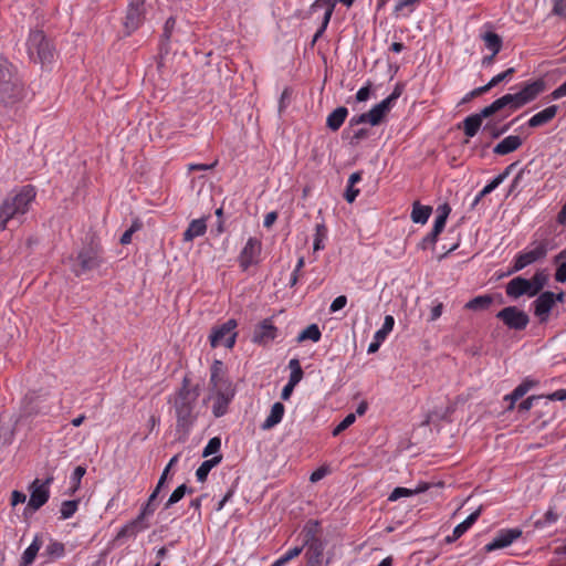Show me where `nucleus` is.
Here are the masks:
<instances>
[{"instance_id": "obj_9", "label": "nucleus", "mask_w": 566, "mask_h": 566, "mask_svg": "<svg viewBox=\"0 0 566 566\" xmlns=\"http://www.w3.org/2000/svg\"><path fill=\"white\" fill-rule=\"evenodd\" d=\"M235 327L237 321L228 319L221 326L213 328L209 336L211 347L216 348L223 345L227 348H232L237 338Z\"/></svg>"}, {"instance_id": "obj_26", "label": "nucleus", "mask_w": 566, "mask_h": 566, "mask_svg": "<svg viewBox=\"0 0 566 566\" xmlns=\"http://www.w3.org/2000/svg\"><path fill=\"white\" fill-rule=\"evenodd\" d=\"M209 399L213 400L212 412L214 417L219 418L227 413L228 406L233 399V396H224L223 394L219 395H210Z\"/></svg>"}, {"instance_id": "obj_59", "label": "nucleus", "mask_w": 566, "mask_h": 566, "mask_svg": "<svg viewBox=\"0 0 566 566\" xmlns=\"http://www.w3.org/2000/svg\"><path fill=\"white\" fill-rule=\"evenodd\" d=\"M46 552L50 555L62 556L64 553V546L61 543L53 542L46 547Z\"/></svg>"}, {"instance_id": "obj_64", "label": "nucleus", "mask_w": 566, "mask_h": 566, "mask_svg": "<svg viewBox=\"0 0 566 566\" xmlns=\"http://www.w3.org/2000/svg\"><path fill=\"white\" fill-rule=\"evenodd\" d=\"M555 280L559 283L566 282V262L562 263L555 273Z\"/></svg>"}, {"instance_id": "obj_21", "label": "nucleus", "mask_w": 566, "mask_h": 566, "mask_svg": "<svg viewBox=\"0 0 566 566\" xmlns=\"http://www.w3.org/2000/svg\"><path fill=\"white\" fill-rule=\"evenodd\" d=\"M523 144V140L520 136L510 135L501 140L494 148L493 153L500 156H504L511 154L518 149Z\"/></svg>"}, {"instance_id": "obj_60", "label": "nucleus", "mask_w": 566, "mask_h": 566, "mask_svg": "<svg viewBox=\"0 0 566 566\" xmlns=\"http://www.w3.org/2000/svg\"><path fill=\"white\" fill-rule=\"evenodd\" d=\"M304 263H305L304 258L303 256L300 258L297 263H296V266H295V269H294V271L292 273L291 280H290V285L291 286L296 285L297 281H298V273L302 270V268L304 266Z\"/></svg>"}, {"instance_id": "obj_2", "label": "nucleus", "mask_w": 566, "mask_h": 566, "mask_svg": "<svg viewBox=\"0 0 566 566\" xmlns=\"http://www.w3.org/2000/svg\"><path fill=\"white\" fill-rule=\"evenodd\" d=\"M199 391L195 387L189 386V380L184 379L181 388L176 392L172 399V406L176 416V431L179 438H185L190 432L197 419V400Z\"/></svg>"}, {"instance_id": "obj_15", "label": "nucleus", "mask_w": 566, "mask_h": 566, "mask_svg": "<svg viewBox=\"0 0 566 566\" xmlns=\"http://www.w3.org/2000/svg\"><path fill=\"white\" fill-rule=\"evenodd\" d=\"M262 243L256 238H249L238 258L240 268L247 271L251 265L259 263Z\"/></svg>"}, {"instance_id": "obj_19", "label": "nucleus", "mask_w": 566, "mask_h": 566, "mask_svg": "<svg viewBox=\"0 0 566 566\" xmlns=\"http://www.w3.org/2000/svg\"><path fill=\"white\" fill-rule=\"evenodd\" d=\"M277 334V328L272 324V321L266 318L255 326L252 342L259 345H266L272 342Z\"/></svg>"}, {"instance_id": "obj_49", "label": "nucleus", "mask_w": 566, "mask_h": 566, "mask_svg": "<svg viewBox=\"0 0 566 566\" xmlns=\"http://www.w3.org/2000/svg\"><path fill=\"white\" fill-rule=\"evenodd\" d=\"M514 73H515V69L514 67H509L504 72L493 76L490 80L491 86L494 87L497 84H500L501 82L510 80Z\"/></svg>"}, {"instance_id": "obj_37", "label": "nucleus", "mask_w": 566, "mask_h": 566, "mask_svg": "<svg viewBox=\"0 0 566 566\" xmlns=\"http://www.w3.org/2000/svg\"><path fill=\"white\" fill-rule=\"evenodd\" d=\"M327 239V228L325 223L322 221L315 227V235H314V252L321 251L325 248L324 241Z\"/></svg>"}, {"instance_id": "obj_6", "label": "nucleus", "mask_w": 566, "mask_h": 566, "mask_svg": "<svg viewBox=\"0 0 566 566\" xmlns=\"http://www.w3.org/2000/svg\"><path fill=\"white\" fill-rule=\"evenodd\" d=\"M159 493V488H155L151 494L149 495L148 501L143 506L139 515L120 528V531L117 534V538L136 536L142 531L148 528L149 525L148 523L145 522V517L151 515L156 511L158 506L157 497Z\"/></svg>"}, {"instance_id": "obj_22", "label": "nucleus", "mask_w": 566, "mask_h": 566, "mask_svg": "<svg viewBox=\"0 0 566 566\" xmlns=\"http://www.w3.org/2000/svg\"><path fill=\"white\" fill-rule=\"evenodd\" d=\"M558 106L552 105L546 107L545 109L538 112L534 116L530 118L527 122V125L532 128L543 126L547 123H549L557 114Z\"/></svg>"}, {"instance_id": "obj_50", "label": "nucleus", "mask_w": 566, "mask_h": 566, "mask_svg": "<svg viewBox=\"0 0 566 566\" xmlns=\"http://www.w3.org/2000/svg\"><path fill=\"white\" fill-rule=\"evenodd\" d=\"M413 495V492H412V489H407V488H396L389 495L388 500L389 501H397L398 499L400 497H407V496H412Z\"/></svg>"}, {"instance_id": "obj_46", "label": "nucleus", "mask_w": 566, "mask_h": 566, "mask_svg": "<svg viewBox=\"0 0 566 566\" xmlns=\"http://www.w3.org/2000/svg\"><path fill=\"white\" fill-rule=\"evenodd\" d=\"M86 473V469L82 465H78L74 469L72 475H71V494H74L81 485V480Z\"/></svg>"}, {"instance_id": "obj_51", "label": "nucleus", "mask_w": 566, "mask_h": 566, "mask_svg": "<svg viewBox=\"0 0 566 566\" xmlns=\"http://www.w3.org/2000/svg\"><path fill=\"white\" fill-rule=\"evenodd\" d=\"M441 232H436V230H431L422 241L420 242V248L426 250L427 248L433 245L437 242V239Z\"/></svg>"}, {"instance_id": "obj_63", "label": "nucleus", "mask_w": 566, "mask_h": 566, "mask_svg": "<svg viewBox=\"0 0 566 566\" xmlns=\"http://www.w3.org/2000/svg\"><path fill=\"white\" fill-rule=\"evenodd\" d=\"M402 93V87L400 85H397L394 90V92L388 96L386 97L384 101L390 106L392 107L395 102L399 98V96L401 95Z\"/></svg>"}, {"instance_id": "obj_10", "label": "nucleus", "mask_w": 566, "mask_h": 566, "mask_svg": "<svg viewBox=\"0 0 566 566\" xmlns=\"http://www.w3.org/2000/svg\"><path fill=\"white\" fill-rule=\"evenodd\" d=\"M496 318L503 322L509 329L523 331L530 323L528 315L517 306H507L497 312Z\"/></svg>"}, {"instance_id": "obj_62", "label": "nucleus", "mask_w": 566, "mask_h": 566, "mask_svg": "<svg viewBox=\"0 0 566 566\" xmlns=\"http://www.w3.org/2000/svg\"><path fill=\"white\" fill-rule=\"evenodd\" d=\"M525 172L530 174V170H527L526 168H522L517 175L514 177L512 184H511V187H510V192H513L515 189L518 188L521 181L523 180V177L525 175Z\"/></svg>"}, {"instance_id": "obj_12", "label": "nucleus", "mask_w": 566, "mask_h": 566, "mask_svg": "<svg viewBox=\"0 0 566 566\" xmlns=\"http://www.w3.org/2000/svg\"><path fill=\"white\" fill-rule=\"evenodd\" d=\"M501 112L497 103L494 101L489 106L480 111V113L472 114L464 118L462 122V128L468 137H473L479 132L484 118H489L496 113Z\"/></svg>"}, {"instance_id": "obj_1", "label": "nucleus", "mask_w": 566, "mask_h": 566, "mask_svg": "<svg viewBox=\"0 0 566 566\" xmlns=\"http://www.w3.org/2000/svg\"><path fill=\"white\" fill-rule=\"evenodd\" d=\"M35 197L36 190L31 185L11 191L0 205V231L21 224Z\"/></svg>"}, {"instance_id": "obj_16", "label": "nucleus", "mask_w": 566, "mask_h": 566, "mask_svg": "<svg viewBox=\"0 0 566 566\" xmlns=\"http://www.w3.org/2000/svg\"><path fill=\"white\" fill-rule=\"evenodd\" d=\"M546 253L547 244L545 242L536 243V245L533 249L516 255L511 273L518 272L526 268L527 265L545 258Z\"/></svg>"}, {"instance_id": "obj_41", "label": "nucleus", "mask_w": 566, "mask_h": 566, "mask_svg": "<svg viewBox=\"0 0 566 566\" xmlns=\"http://www.w3.org/2000/svg\"><path fill=\"white\" fill-rule=\"evenodd\" d=\"M289 368L291 369L289 384L296 386L303 378V369L301 367L300 360L297 358H293L289 363Z\"/></svg>"}, {"instance_id": "obj_28", "label": "nucleus", "mask_w": 566, "mask_h": 566, "mask_svg": "<svg viewBox=\"0 0 566 566\" xmlns=\"http://www.w3.org/2000/svg\"><path fill=\"white\" fill-rule=\"evenodd\" d=\"M221 460H222V455L218 454V455H214L213 458H211L209 460L203 461L200 464V467L197 469V471H196L197 480L199 482H205L207 480V476H208L209 472L216 465H218L221 462Z\"/></svg>"}, {"instance_id": "obj_45", "label": "nucleus", "mask_w": 566, "mask_h": 566, "mask_svg": "<svg viewBox=\"0 0 566 566\" xmlns=\"http://www.w3.org/2000/svg\"><path fill=\"white\" fill-rule=\"evenodd\" d=\"M547 279L548 276L544 271H537L530 280L534 287L533 292L536 293V295L543 290V287L547 283Z\"/></svg>"}, {"instance_id": "obj_39", "label": "nucleus", "mask_w": 566, "mask_h": 566, "mask_svg": "<svg viewBox=\"0 0 566 566\" xmlns=\"http://www.w3.org/2000/svg\"><path fill=\"white\" fill-rule=\"evenodd\" d=\"M520 117L514 118L511 123L504 125L502 128L496 127L499 120L490 119L483 127L484 132H488L492 138H499L501 135L510 129V126L514 124Z\"/></svg>"}, {"instance_id": "obj_58", "label": "nucleus", "mask_w": 566, "mask_h": 566, "mask_svg": "<svg viewBox=\"0 0 566 566\" xmlns=\"http://www.w3.org/2000/svg\"><path fill=\"white\" fill-rule=\"evenodd\" d=\"M358 195H359V189L355 188V186L347 184V187H346V190L344 193V198L346 199V201L349 203L354 202Z\"/></svg>"}, {"instance_id": "obj_48", "label": "nucleus", "mask_w": 566, "mask_h": 566, "mask_svg": "<svg viewBox=\"0 0 566 566\" xmlns=\"http://www.w3.org/2000/svg\"><path fill=\"white\" fill-rule=\"evenodd\" d=\"M356 420L355 413H348L333 430V436H338L340 432L350 427Z\"/></svg>"}, {"instance_id": "obj_5", "label": "nucleus", "mask_w": 566, "mask_h": 566, "mask_svg": "<svg viewBox=\"0 0 566 566\" xmlns=\"http://www.w3.org/2000/svg\"><path fill=\"white\" fill-rule=\"evenodd\" d=\"M27 49L30 59L42 66L50 65L54 60L55 48L41 30L30 32Z\"/></svg>"}, {"instance_id": "obj_20", "label": "nucleus", "mask_w": 566, "mask_h": 566, "mask_svg": "<svg viewBox=\"0 0 566 566\" xmlns=\"http://www.w3.org/2000/svg\"><path fill=\"white\" fill-rule=\"evenodd\" d=\"M30 499L28 506L33 511H38L42 507L50 497V490L45 485H39V480L35 479L30 485Z\"/></svg>"}, {"instance_id": "obj_44", "label": "nucleus", "mask_w": 566, "mask_h": 566, "mask_svg": "<svg viewBox=\"0 0 566 566\" xmlns=\"http://www.w3.org/2000/svg\"><path fill=\"white\" fill-rule=\"evenodd\" d=\"M77 506H78V501H76V500L64 501L62 503L61 510H60L61 518L67 520V518L72 517L74 515V513L76 512Z\"/></svg>"}, {"instance_id": "obj_30", "label": "nucleus", "mask_w": 566, "mask_h": 566, "mask_svg": "<svg viewBox=\"0 0 566 566\" xmlns=\"http://www.w3.org/2000/svg\"><path fill=\"white\" fill-rule=\"evenodd\" d=\"M42 546V542L38 536L34 537L33 542L30 544V546L24 551L22 558H21V566H30Z\"/></svg>"}, {"instance_id": "obj_57", "label": "nucleus", "mask_w": 566, "mask_h": 566, "mask_svg": "<svg viewBox=\"0 0 566 566\" xmlns=\"http://www.w3.org/2000/svg\"><path fill=\"white\" fill-rule=\"evenodd\" d=\"M543 398H544V396H531V397L526 398L525 400H523L518 405V410L520 411H528L533 407L534 401L543 399Z\"/></svg>"}, {"instance_id": "obj_4", "label": "nucleus", "mask_w": 566, "mask_h": 566, "mask_svg": "<svg viewBox=\"0 0 566 566\" xmlns=\"http://www.w3.org/2000/svg\"><path fill=\"white\" fill-rule=\"evenodd\" d=\"M544 90V81L536 80L525 83L518 92L505 94L495 99V102L501 111L507 109L509 113H512L534 101Z\"/></svg>"}, {"instance_id": "obj_43", "label": "nucleus", "mask_w": 566, "mask_h": 566, "mask_svg": "<svg viewBox=\"0 0 566 566\" xmlns=\"http://www.w3.org/2000/svg\"><path fill=\"white\" fill-rule=\"evenodd\" d=\"M394 325H395L394 317L391 315H387L385 317L382 327L375 333V335H374L375 338L384 342L386 339V337L388 336V334L392 331Z\"/></svg>"}, {"instance_id": "obj_23", "label": "nucleus", "mask_w": 566, "mask_h": 566, "mask_svg": "<svg viewBox=\"0 0 566 566\" xmlns=\"http://www.w3.org/2000/svg\"><path fill=\"white\" fill-rule=\"evenodd\" d=\"M207 224L205 219L192 220L187 230L184 232V241L191 242L193 239L201 237L206 233Z\"/></svg>"}, {"instance_id": "obj_52", "label": "nucleus", "mask_w": 566, "mask_h": 566, "mask_svg": "<svg viewBox=\"0 0 566 566\" xmlns=\"http://www.w3.org/2000/svg\"><path fill=\"white\" fill-rule=\"evenodd\" d=\"M175 24H176V20L174 17H170L167 19L165 25H164V32H163V42H168L170 36H171V33H172V30L175 28Z\"/></svg>"}, {"instance_id": "obj_35", "label": "nucleus", "mask_w": 566, "mask_h": 566, "mask_svg": "<svg viewBox=\"0 0 566 566\" xmlns=\"http://www.w3.org/2000/svg\"><path fill=\"white\" fill-rule=\"evenodd\" d=\"M322 337V333L316 324L308 325L305 329H303L296 340L298 343L305 342V340H312L314 343L318 342Z\"/></svg>"}, {"instance_id": "obj_33", "label": "nucleus", "mask_w": 566, "mask_h": 566, "mask_svg": "<svg viewBox=\"0 0 566 566\" xmlns=\"http://www.w3.org/2000/svg\"><path fill=\"white\" fill-rule=\"evenodd\" d=\"M450 212L451 208L448 203L440 205L437 208V217L434 219V224L432 228L433 230H436V232H442Z\"/></svg>"}, {"instance_id": "obj_40", "label": "nucleus", "mask_w": 566, "mask_h": 566, "mask_svg": "<svg viewBox=\"0 0 566 566\" xmlns=\"http://www.w3.org/2000/svg\"><path fill=\"white\" fill-rule=\"evenodd\" d=\"M492 304V297L490 295H479L472 300H470L465 304L467 310L472 311H482L486 310Z\"/></svg>"}, {"instance_id": "obj_38", "label": "nucleus", "mask_w": 566, "mask_h": 566, "mask_svg": "<svg viewBox=\"0 0 566 566\" xmlns=\"http://www.w3.org/2000/svg\"><path fill=\"white\" fill-rule=\"evenodd\" d=\"M481 514V507L471 513L462 523L454 527V537H461L479 518Z\"/></svg>"}, {"instance_id": "obj_11", "label": "nucleus", "mask_w": 566, "mask_h": 566, "mask_svg": "<svg viewBox=\"0 0 566 566\" xmlns=\"http://www.w3.org/2000/svg\"><path fill=\"white\" fill-rule=\"evenodd\" d=\"M145 0H129L124 20V30L126 35H130L144 22L145 19Z\"/></svg>"}, {"instance_id": "obj_25", "label": "nucleus", "mask_w": 566, "mask_h": 566, "mask_svg": "<svg viewBox=\"0 0 566 566\" xmlns=\"http://www.w3.org/2000/svg\"><path fill=\"white\" fill-rule=\"evenodd\" d=\"M284 410L285 408L282 402H275L271 408L270 415L263 422L262 429L269 430L275 427L277 423H280L283 418Z\"/></svg>"}, {"instance_id": "obj_42", "label": "nucleus", "mask_w": 566, "mask_h": 566, "mask_svg": "<svg viewBox=\"0 0 566 566\" xmlns=\"http://www.w3.org/2000/svg\"><path fill=\"white\" fill-rule=\"evenodd\" d=\"M186 493H192V489L188 488L186 484L179 485L169 496L167 502L165 503V509H169L174 504L178 503Z\"/></svg>"}, {"instance_id": "obj_31", "label": "nucleus", "mask_w": 566, "mask_h": 566, "mask_svg": "<svg viewBox=\"0 0 566 566\" xmlns=\"http://www.w3.org/2000/svg\"><path fill=\"white\" fill-rule=\"evenodd\" d=\"M336 3L337 0H315L310 10L311 12H315L318 8H325L323 20H325V25H328Z\"/></svg>"}, {"instance_id": "obj_17", "label": "nucleus", "mask_w": 566, "mask_h": 566, "mask_svg": "<svg viewBox=\"0 0 566 566\" xmlns=\"http://www.w3.org/2000/svg\"><path fill=\"white\" fill-rule=\"evenodd\" d=\"M521 536L522 531L518 528L501 530L492 539V542L484 546V551L490 553L496 549L505 548Z\"/></svg>"}, {"instance_id": "obj_56", "label": "nucleus", "mask_w": 566, "mask_h": 566, "mask_svg": "<svg viewBox=\"0 0 566 566\" xmlns=\"http://www.w3.org/2000/svg\"><path fill=\"white\" fill-rule=\"evenodd\" d=\"M502 184L501 178L497 176L488 184L481 191L480 197H485L486 195L491 193L494 189H496Z\"/></svg>"}, {"instance_id": "obj_32", "label": "nucleus", "mask_w": 566, "mask_h": 566, "mask_svg": "<svg viewBox=\"0 0 566 566\" xmlns=\"http://www.w3.org/2000/svg\"><path fill=\"white\" fill-rule=\"evenodd\" d=\"M322 556L323 547L319 543H312L305 553L308 566H319Z\"/></svg>"}, {"instance_id": "obj_61", "label": "nucleus", "mask_w": 566, "mask_h": 566, "mask_svg": "<svg viewBox=\"0 0 566 566\" xmlns=\"http://www.w3.org/2000/svg\"><path fill=\"white\" fill-rule=\"evenodd\" d=\"M137 229H139V224L134 223L129 229H127V230L122 234L119 242H120L122 244H128V243H130V241H132V235H133V233H134Z\"/></svg>"}, {"instance_id": "obj_27", "label": "nucleus", "mask_w": 566, "mask_h": 566, "mask_svg": "<svg viewBox=\"0 0 566 566\" xmlns=\"http://www.w3.org/2000/svg\"><path fill=\"white\" fill-rule=\"evenodd\" d=\"M538 381L532 379H525L520 384L510 395L505 397L506 400H511L509 409H513L515 401L521 399L531 388L536 386Z\"/></svg>"}, {"instance_id": "obj_53", "label": "nucleus", "mask_w": 566, "mask_h": 566, "mask_svg": "<svg viewBox=\"0 0 566 566\" xmlns=\"http://www.w3.org/2000/svg\"><path fill=\"white\" fill-rule=\"evenodd\" d=\"M553 13L566 19V0H554Z\"/></svg>"}, {"instance_id": "obj_8", "label": "nucleus", "mask_w": 566, "mask_h": 566, "mask_svg": "<svg viewBox=\"0 0 566 566\" xmlns=\"http://www.w3.org/2000/svg\"><path fill=\"white\" fill-rule=\"evenodd\" d=\"M210 386V395L220 396L223 394L224 396L234 397V388L232 382L226 376L223 371V365L219 360H216L211 366Z\"/></svg>"}, {"instance_id": "obj_3", "label": "nucleus", "mask_w": 566, "mask_h": 566, "mask_svg": "<svg viewBox=\"0 0 566 566\" xmlns=\"http://www.w3.org/2000/svg\"><path fill=\"white\" fill-rule=\"evenodd\" d=\"M25 96L24 85L14 66L7 60L0 61V106H13Z\"/></svg>"}, {"instance_id": "obj_18", "label": "nucleus", "mask_w": 566, "mask_h": 566, "mask_svg": "<svg viewBox=\"0 0 566 566\" xmlns=\"http://www.w3.org/2000/svg\"><path fill=\"white\" fill-rule=\"evenodd\" d=\"M533 289L534 287L530 280L516 276L506 284L505 292L507 296L513 298H518L522 295L532 297L536 295V293L533 292Z\"/></svg>"}, {"instance_id": "obj_47", "label": "nucleus", "mask_w": 566, "mask_h": 566, "mask_svg": "<svg viewBox=\"0 0 566 566\" xmlns=\"http://www.w3.org/2000/svg\"><path fill=\"white\" fill-rule=\"evenodd\" d=\"M221 440L218 437L211 438L203 449L202 457L207 458L211 454H216L220 451Z\"/></svg>"}, {"instance_id": "obj_7", "label": "nucleus", "mask_w": 566, "mask_h": 566, "mask_svg": "<svg viewBox=\"0 0 566 566\" xmlns=\"http://www.w3.org/2000/svg\"><path fill=\"white\" fill-rule=\"evenodd\" d=\"M102 250L96 244L83 247L72 264V271L75 275H82L86 272L96 270L102 264Z\"/></svg>"}, {"instance_id": "obj_36", "label": "nucleus", "mask_w": 566, "mask_h": 566, "mask_svg": "<svg viewBox=\"0 0 566 566\" xmlns=\"http://www.w3.org/2000/svg\"><path fill=\"white\" fill-rule=\"evenodd\" d=\"M482 39L485 43V46L493 52V55H496L501 51L502 39L499 34L489 31L482 35Z\"/></svg>"}, {"instance_id": "obj_14", "label": "nucleus", "mask_w": 566, "mask_h": 566, "mask_svg": "<svg viewBox=\"0 0 566 566\" xmlns=\"http://www.w3.org/2000/svg\"><path fill=\"white\" fill-rule=\"evenodd\" d=\"M390 109L391 107L385 101H381L380 103L375 105L369 112L353 116L349 120V126L353 127L364 123L377 126L382 122L384 117Z\"/></svg>"}, {"instance_id": "obj_24", "label": "nucleus", "mask_w": 566, "mask_h": 566, "mask_svg": "<svg viewBox=\"0 0 566 566\" xmlns=\"http://www.w3.org/2000/svg\"><path fill=\"white\" fill-rule=\"evenodd\" d=\"M348 115V111L344 106H339L336 109H334L326 119V125L329 129L333 132H336L340 128V126L344 124L346 117Z\"/></svg>"}, {"instance_id": "obj_29", "label": "nucleus", "mask_w": 566, "mask_h": 566, "mask_svg": "<svg viewBox=\"0 0 566 566\" xmlns=\"http://www.w3.org/2000/svg\"><path fill=\"white\" fill-rule=\"evenodd\" d=\"M432 212V208L430 206H421L419 202H415L411 211V220L415 223L424 224L430 214Z\"/></svg>"}, {"instance_id": "obj_34", "label": "nucleus", "mask_w": 566, "mask_h": 566, "mask_svg": "<svg viewBox=\"0 0 566 566\" xmlns=\"http://www.w3.org/2000/svg\"><path fill=\"white\" fill-rule=\"evenodd\" d=\"M559 518V514L557 513L554 506H551L546 513L538 520L534 522V527L537 530L545 528L554 523H556Z\"/></svg>"}, {"instance_id": "obj_13", "label": "nucleus", "mask_w": 566, "mask_h": 566, "mask_svg": "<svg viewBox=\"0 0 566 566\" xmlns=\"http://www.w3.org/2000/svg\"><path fill=\"white\" fill-rule=\"evenodd\" d=\"M564 293L555 294L551 291L543 292L533 302L534 314L538 317L541 323H546L549 313L555 305L556 301H562Z\"/></svg>"}, {"instance_id": "obj_55", "label": "nucleus", "mask_w": 566, "mask_h": 566, "mask_svg": "<svg viewBox=\"0 0 566 566\" xmlns=\"http://www.w3.org/2000/svg\"><path fill=\"white\" fill-rule=\"evenodd\" d=\"M369 135L368 129L366 128H359L354 132V134L350 137V145L356 146L360 139L367 138Z\"/></svg>"}, {"instance_id": "obj_54", "label": "nucleus", "mask_w": 566, "mask_h": 566, "mask_svg": "<svg viewBox=\"0 0 566 566\" xmlns=\"http://www.w3.org/2000/svg\"><path fill=\"white\" fill-rule=\"evenodd\" d=\"M347 304V297L345 295L337 296L331 304L329 311L331 313H335L342 308H344Z\"/></svg>"}]
</instances>
